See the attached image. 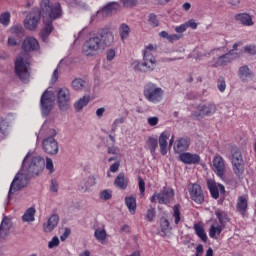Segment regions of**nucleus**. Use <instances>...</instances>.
Instances as JSON below:
<instances>
[{"label":"nucleus","mask_w":256,"mask_h":256,"mask_svg":"<svg viewBox=\"0 0 256 256\" xmlns=\"http://www.w3.org/2000/svg\"><path fill=\"white\" fill-rule=\"evenodd\" d=\"M125 123V117L121 116L119 118H116L111 126V133H115L117 129H119L120 125H123Z\"/></svg>","instance_id":"79ce46f5"},{"label":"nucleus","mask_w":256,"mask_h":256,"mask_svg":"<svg viewBox=\"0 0 256 256\" xmlns=\"http://www.w3.org/2000/svg\"><path fill=\"white\" fill-rule=\"evenodd\" d=\"M95 185H97V179L95 176H88L80 182V188L84 193H87V191H89L91 187H95Z\"/></svg>","instance_id":"bb28decb"},{"label":"nucleus","mask_w":256,"mask_h":256,"mask_svg":"<svg viewBox=\"0 0 256 256\" xmlns=\"http://www.w3.org/2000/svg\"><path fill=\"white\" fill-rule=\"evenodd\" d=\"M58 107L61 111H67L71 105V90L67 87L58 88L56 91Z\"/></svg>","instance_id":"1a4fd4ad"},{"label":"nucleus","mask_w":256,"mask_h":256,"mask_svg":"<svg viewBox=\"0 0 256 256\" xmlns=\"http://www.w3.org/2000/svg\"><path fill=\"white\" fill-rule=\"evenodd\" d=\"M212 171L215 175L221 179V181H226L225 173H227V162L221 155H215L212 160Z\"/></svg>","instance_id":"9b49d317"},{"label":"nucleus","mask_w":256,"mask_h":256,"mask_svg":"<svg viewBox=\"0 0 256 256\" xmlns=\"http://www.w3.org/2000/svg\"><path fill=\"white\" fill-rule=\"evenodd\" d=\"M147 123L150 127H155L159 125V117L157 116L148 117Z\"/></svg>","instance_id":"603ef678"},{"label":"nucleus","mask_w":256,"mask_h":256,"mask_svg":"<svg viewBox=\"0 0 256 256\" xmlns=\"http://www.w3.org/2000/svg\"><path fill=\"white\" fill-rule=\"evenodd\" d=\"M11 219L4 217L0 224V241H5L9 237V231H11Z\"/></svg>","instance_id":"412c9836"},{"label":"nucleus","mask_w":256,"mask_h":256,"mask_svg":"<svg viewBox=\"0 0 256 256\" xmlns=\"http://www.w3.org/2000/svg\"><path fill=\"white\" fill-rule=\"evenodd\" d=\"M7 131H9V120L7 119H0V133L2 135H7Z\"/></svg>","instance_id":"c03bdc74"},{"label":"nucleus","mask_w":256,"mask_h":256,"mask_svg":"<svg viewBox=\"0 0 256 256\" xmlns=\"http://www.w3.org/2000/svg\"><path fill=\"white\" fill-rule=\"evenodd\" d=\"M147 221H153L155 219V208H150L146 212Z\"/></svg>","instance_id":"4d7b16f0"},{"label":"nucleus","mask_w":256,"mask_h":256,"mask_svg":"<svg viewBox=\"0 0 256 256\" xmlns=\"http://www.w3.org/2000/svg\"><path fill=\"white\" fill-rule=\"evenodd\" d=\"M50 191L52 193H57L59 191V182H57V180H51Z\"/></svg>","instance_id":"052dcab7"},{"label":"nucleus","mask_w":256,"mask_h":256,"mask_svg":"<svg viewBox=\"0 0 256 256\" xmlns=\"http://www.w3.org/2000/svg\"><path fill=\"white\" fill-rule=\"evenodd\" d=\"M22 49L26 53H31V51H38L39 41L35 37L27 36L22 42Z\"/></svg>","instance_id":"f3484780"},{"label":"nucleus","mask_w":256,"mask_h":256,"mask_svg":"<svg viewBox=\"0 0 256 256\" xmlns=\"http://www.w3.org/2000/svg\"><path fill=\"white\" fill-rule=\"evenodd\" d=\"M149 23L152 27H159V20L157 19V16L154 14H151L149 16Z\"/></svg>","instance_id":"5fc2aeb1"},{"label":"nucleus","mask_w":256,"mask_h":256,"mask_svg":"<svg viewBox=\"0 0 256 256\" xmlns=\"http://www.w3.org/2000/svg\"><path fill=\"white\" fill-rule=\"evenodd\" d=\"M94 237L98 243H105V240L107 239V230H105V227L96 228Z\"/></svg>","instance_id":"2f4dec72"},{"label":"nucleus","mask_w":256,"mask_h":256,"mask_svg":"<svg viewBox=\"0 0 256 256\" xmlns=\"http://www.w3.org/2000/svg\"><path fill=\"white\" fill-rule=\"evenodd\" d=\"M235 19L245 27H251V25H253V18L247 13H240L235 16Z\"/></svg>","instance_id":"c85d7f7f"},{"label":"nucleus","mask_w":256,"mask_h":256,"mask_svg":"<svg viewBox=\"0 0 256 256\" xmlns=\"http://www.w3.org/2000/svg\"><path fill=\"white\" fill-rule=\"evenodd\" d=\"M86 84L87 82H85V80L75 78L71 83V87L72 89H74V91H83V89H85Z\"/></svg>","instance_id":"c9c22d12"},{"label":"nucleus","mask_w":256,"mask_h":256,"mask_svg":"<svg viewBox=\"0 0 256 256\" xmlns=\"http://www.w3.org/2000/svg\"><path fill=\"white\" fill-rule=\"evenodd\" d=\"M46 169L50 174L55 173V165L53 164V159L49 157H46Z\"/></svg>","instance_id":"8fccbe9b"},{"label":"nucleus","mask_w":256,"mask_h":256,"mask_svg":"<svg viewBox=\"0 0 256 256\" xmlns=\"http://www.w3.org/2000/svg\"><path fill=\"white\" fill-rule=\"evenodd\" d=\"M131 67L134 71H144L147 72V70H145V65H143V62H139L138 60H135L131 63Z\"/></svg>","instance_id":"a18cd8bd"},{"label":"nucleus","mask_w":256,"mask_h":256,"mask_svg":"<svg viewBox=\"0 0 256 256\" xmlns=\"http://www.w3.org/2000/svg\"><path fill=\"white\" fill-rule=\"evenodd\" d=\"M0 23L4 27H8L9 23H11V13L4 12L0 15Z\"/></svg>","instance_id":"a19ab883"},{"label":"nucleus","mask_w":256,"mask_h":256,"mask_svg":"<svg viewBox=\"0 0 256 256\" xmlns=\"http://www.w3.org/2000/svg\"><path fill=\"white\" fill-rule=\"evenodd\" d=\"M157 147H159V140H157V138L149 137L146 141L145 149H148L151 155L155 156Z\"/></svg>","instance_id":"c756f323"},{"label":"nucleus","mask_w":256,"mask_h":256,"mask_svg":"<svg viewBox=\"0 0 256 256\" xmlns=\"http://www.w3.org/2000/svg\"><path fill=\"white\" fill-rule=\"evenodd\" d=\"M115 49L110 48L106 51V59L107 61H113V59H115Z\"/></svg>","instance_id":"bf43d9fd"},{"label":"nucleus","mask_w":256,"mask_h":256,"mask_svg":"<svg viewBox=\"0 0 256 256\" xmlns=\"http://www.w3.org/2000/svg\"><path fill=\"white\" fill-rule=\"evenodd\" d=\"M55 103V94L52 91L46 90L40 99V109L43 117H47L53 109Z\"/></svg>","instance_id":"9d476101"},{"label":"nucleus","mask_w":256,"mask_h":256,"mask_svg":"<svg viewBox=\"0 0 256 256\" xmlns=\"http://www.w3.org/2000/svg\"><path fill=\"white\" fill-rule=\"evenodd\" d=\"M179 159L185 165H197V163L201 162V156L199 154H191L189 152L180 153Z\"/></svg>","instance_id":"6ab92c4d"},{"label":"nucleus","mask_w":256,"mask_h":256,"mask_svg":"<svg viewBox=\"0 0 256 256\" xmlns=\"http://www.w3.org/2000/svg\"><path fill=\"white\" fill-rule=\"evenodd\" d=\"M108 153L110 155H121L119 148H117L115 146L108 147Z\"/></svg>","instance_id":"774afa93"},{"label":"nucleus","mask_w":256,"mask_h":256,"mask_svg":"<svg viewBox=\"0 0 256 256\" xmlns=\"http://www.w3.org/2000/svg\"><path fill=\"white\" fill-rule=\"evenodd\" d=\"M24 223H32L35 221V208H28L22 216Z\"/></svg>","instance_id":"72a5a7b5"},{"label":"nucleus","mask_w":256,"mask_h":256,"mask_svg":"<svg viewBox=\"0 0 256 256\" xmlns=\"http://www.w3.org/2000/svg\"><path fill=\"white\" fill-rule=\"evenodd\" d=\"M143 95L146 101H148L149 103H153L154 105H157V103H161L163 101L165 91L157 84L148 82L144 86Z\"/></svg>","instance_id":"39448f33"},{"label":"nucleus","mask_w":256,"mask_h":256,"mask_svg":"<svg viewBox=\"0 0 256 256\" xmlns=\"http://www.w3.org/2000/svg\"><path fill=\"white\" fill-rule=\"evenodd\" d=\"M184 25H186V29H189L190 27V29L195 30L198 27V24L197 22H195V19L188 20L187 22L184 23Z\"/></svg>","instance_id":"6e6d98bb"},{"label":"nucleus","mask_w":256,"mask_h":256,"mask_svg":"<svg viewBox=\"0 0 256 256\" xmlns=\"http://www.w3.org/2000/svg\"><path fill=\"white\" fill-rule=\"evenodd\" d=\"M194 231L201 241H204V243L207 241V233H205V228L201 224H195Z\"/></svg>","instance_id":"f704fd0d"},{"label":"nucleus","mask_w":256,"mask_h":256,"mask_svg":"<svg viewBox=\"0 0 256 256\" xmlns=\"http://www.w3.org/2000/svg\"><path fill=\"white\" fill-rule=\"evenodd\" d=\"M143 65L145 71H153L155 67H157V60H155V56L153 54H143Z\"/></svg>","instance_id":"393cba45"},{"label":"nucleus","mask_w":256,"mask_h":256,"mask_svg":"<svg viewBox=\"0 0 256 256\" xmlns=\"http://www.w3.org/2000/svg\"><path fill=\"white\" fill-rule=\"evenodd\" d=\"M59 225V216L53 214L49 219L43 224L44 233H51Z\"/></svg>","instance_id":"5701e85b"},{"label":"nucleus","mask_w":256,"mask_h":256,"mask_svg":"<svg viewBox=\"0 0 256 256\" xmlns=\"http://www.w3.org/2000/svg\"><path fill=\"white\" fill-rule=\"evenodd\" d=\"M115 43V35L109 28H103L98 31V35L91 36L82 46V53L86 57H95L105 51L107 47Z\"/></svg>","instance_id":"f03ea898"},{"label":"nucleus","mask_w":256,"mask_h":256,"mask_svg":"<svg viewBox=\"0 0 256 256\" xmlns=\"http://www.w3.org/2000/svg\"><path fill=\"white\" fill-rule=\"evenodd\" d=\"M160 227L163 233H165L166 231H169V220L162 219L160 222Z\"/></svg>","instance_id":"680f3d73"},{"label":"nucleus","mask_w":256,"mask_h":256,"mask_svg":"<svg viewBox=\"0 0 256 256\" xmlns=\"http://www.w3.org/2000/svg\"><path fill=\"white\" fill-rule=\"evenodd\" d=\"M187 189L192 201H194L198 205H201V203L205 201V194H203V189L201 188V185L190 183Z\"/></svg>","instance_id":"2eb2a0df"},{"label":"nucleus","mask_w":256,"mask_h":256,"mask_svg":"<svg viewBox=\"0 0 256 256\" xmlns=\"http://www.w3.org/2000/svg\"><path fill=\"white\" fill-rule=\"evenodd\" d=\"M174 199L175 191H173V188L164 186L159 193H154L152 195L150 201L151 203H157L158 201L160 205H169L170 203H173Z\"/></svg>","instance_id":"0eeeda50"},{"label":"nucleus","mask_w":256,"mask_h":256,"mask_svg":"<svg viewBox=\"0 0 256 256\" xmlns=\"http://www.w3.org/2000/svg\"><path fill=\"white\" fill-rule=\"evenodd\" d=\"M238 77L242 83H249L255 77V74L247 65H242L238 68Z\"/></svg>","instance_id":"a211bd4d"},{"label":"nucleus","mask_w":256,"mask_h":256,"mask_svg":"<svg viewBox=\"0 0 256 256\" xmlns=\"http://www.w3.org/2000/svg\"><path fill=\"white\" fill-rule=\"evenodd\" d=\"M153 51H157V46L153 44H148L144 47L142 55H153Z\"/></svg>","instance_id":"49530a36"},{"label":"nucleus","mask_w":256,"mask_h":256,"mask_svg":"<svg viewBox=\"0 0 256 256\" xmlns=\"http://www.w3.org/2000/svg\"><path fill=\"white\" fill-rule=\"evenodd\" d=\"M31 154H27L22 163V169L18 172L13 179L9 195L15 193L16 191H21L23 187H27L29 185V177H35V175H39L43 173V167H45V160L41 156H33L31 161H29V157Z\"/></svg>","instance_id":"f257e3e1"},{"label":"nucleus","mask_w":256,"mask_h":256,"mask_svg":"<svg viewBox=\"0 0 256 256\" xmlns=\"http://www.w3.org/2000/svg\"><path fill=\"white\" fill-rule=\"evenodd\" d=\"M41 15H43L41 14V10H32L24 20V27L29 31H35V29H37V26L39 25V21H41Z\"/></svg>","instance_id":"ddd939ff"},{"label":"nucleus","mask_w":256,"mask_h":256,"mask_svg":"<svg viewBox=\"0 0 256 256\" xmlns=\"http://www.w3.org/2000/svg\"><path fill=\"white\" fill-rule=\"evenodd\" d=\"M174 31H176L177 35H183V33H185V31H187V25H185V23L176 26L174 28Z\"/></svg>","instance_id":"864d4df0"},{"label":"nucleus","mask_w":256,"mask_h":256,"mask_svg":"<svg viewBox=\"0 0 256 256\" xmlns=\"http://www.w3.org/2000/svg\"><path fill=\"white\" fill-rule=\"evenodd\" d=\"M29 59V54L21 53L15 61V73L21 81H27L29 79Z\"/></svg>","instance_id":"423d86ee"},{"label":"nucleus","mask_w":256,"mask_h":256,"mask_svg":"<svg viewBox=\"0 0 256 256\" xmlns=\"http://www.w3.org/2000/svg\"><path fill=\"white\" fill-rule=\"evenodd\" d=\"M169 137H170L169 132H162L158 139L160 153L163 156H165L167 154V151H169V146L167 144V141H169Z\"/></svg>","instance_id":"b1692460"},{"label":"nucleus","mask_w":256,"mask_h":256,"mask_svg":"<svg viewBox=\"0 0 256 256\" xmlns=\"http://www.w3.org/2000/svg\"><path fill=\"white\" fill-rule=\"evenodd\" d=\"M111 197H113V191L109 189L102 190L99 193V199H101V201H109Z\"/></svg>","instance_id":"37998d69"},{"label":"nucleus","mask_w":256,"mask_h":256,"mask_svg":"<svg viewBox=\"0 0 256 256\" xmlns=\"http://www.w3.org/2000/svg\"><path fill=\"white\" fill-rule=\"evenodd\" d=\"M46 134L45 138L42 140V149L47 155H57L59 153V142L55 140L57 131L53 128L46 129L43 125L40 129L39 135Z\"/></svg>","instance_id":"20e7f679"},{"label":"nucleus","mask_w":256,"mask_h":256,"mask_svg":"<svg viewBox=\"0 0 256 256\" xmlns=\"http://www.w3.org/2000/svg\"><path fill=\"white\" fill-rule=\"evenodd\" d=\"M49 249H54V247H59V237L54 236L52 240L48 243Z\"/></svg>","instance_id":"13d9d810"},{"label":"nucleus","mask_w":256,"mask_h":256,"mask_svg":"<svg viewBox=\"0 0 256 256\" xmlns=\"http://www.w3.org/2000/svg\"><path fill=\"white\" fill-rule=\"evenodd\" d=\"M119 33L122 41L129 39V33H131V28L127 24H121L119 27Z\"/></svg>","instance_id":"4c0bfd02"},{"label":"nucleus","mask_w":256,"mask_h":256,"mask_svg":"<svg viewBox=\"0 0 256 256\" xmlns=\"http://www.w3.org/2000/svg\"><path fill=\"white\" fill-rule=\"evenodd\" d=\"M237 211H239L240 213H245V211H247V197L246 196H240L238 198Z\"/></svg>","instance_id":"ea45409f"},{"label":"nucleus","mask_w":256,"mask_h":256,"mask_svg":"<svg viewBox=\"0 0 256 256\" xmlns=\"http://www.w3.org/2000/svg\"><path fill=\"white\" fill-rule=\"evenodd\" d=\"M215 215L218 219V223L220 225H222V227H225V225H227V223H229V216H227V214L225 213V211L222 210H216L215 211Z\"/></svg>","instance_id":"473e14b6"},{"label":"nucleus","mask_w":256,"mask_h":256,"mask_svg":"<svg viewBox=\"0 0 256 256\" xmlns=\"http://www.w3.org/2000/svg\"><path fill=\"white\" fill-rule=\"evenodd\" d=\"M224 229L225 226H222L219 222H217V220H215L209 228L210 239H219Z\"/></svg>","instance_id":"4be33fe9"},{"label":"nucleus","mask_w":256,"mask_h":256,"mask_svg":"<svg viewBox=\"0 0 256 256\" xmlns=\"http://www.w3.org/2000/svg\"><path fill=\"white\" fill-rule=\"evenodd\" d=\"M124 7H135L137 0H121Z\"/></svg>","instance_id":"69168bd1"},{"label":"nucleus","mask_w":256,"mask_h":256,"mask_svg":"<svg viewBox=\"0 0 256 256\" xmlns=\"http://www.w3.org/2000/svg\"><path fill=\"white\" fill-rule=\"evenodd\" d=\"M217 112V106L215 103L208 102L206 104H200L197 106V111L192 113V116L196 119H203V117H211Z\"/></svg>","instance_id":"f8f14e48"},{"label":"nucleus","mask_w":256,"mask_h":256,"mask_svg":"<svg viewBox=\"0 0 256 256\" xmlns=\"http://www.w3.org/2000/svg\"><path fill=\"white\" fill-rule=\"evenodd\" d=\"M243 50H244V53H247V55H256L255 44L246 45L244 46Z\"/></svg>","instance_id":"09e8293b"},{"label":"nucleus","mask_w":256,"mask_h":256,"mask_svg":"<svg viewBox=\"0 0 256 256\" xmlns=\"http://www.w3.org/2000/svg\"><path fill=\"white\" fill-rule=\"evenodd\" d=\"M89 101H91V96H89V95H84L83 97L78 99L74 103L75 111H77L78 113H80V111H83V108L87 107V105H89Z\"/></svg>","instance_id":"cd10ccee"},{"label":"nucleus","mask_w":256,"mask_h":256,"mask_svg":"<svg viewBox=\"0 0 256 256\" xmlns=\"http://www.w3.org/2000/svg\"><path fill=\"white\" fill-rule=\"evenodd\" d=\"M114 185H116V187H119V189H127V185H129V178H127L125 174L120 173L116 177Z\"/></svg>","instance_id":"7c9ffc66"},{"label":"nucleus","mask_w":256,"mask_h":256,"mask_svg":"<svg viewBox=\"0 0 256 256\" xmlns=\"http://www.w3.org/2000/svg\"><path fill=\"white\" fill-rule=\"evenodd\" d=\"M138 185L141 195H145V180H143L141 177H138Z\"/></svg>","instance_id":"e2e57ef3"},{"label":"nucleus","mask_w":256,"mask_h":256,"mask_svg":"<svg viewBox=\"0 0 256 256\" xmlns=\"http://www.w3.org/2000/svg\"><path fill=\"white\" fill-rule=\"evenodd\" d=\"M172 217L175 225H179L181 223V206L179 204H176L173 207Z\"/></svg>","instance_id":"58836bf2"},{"label":"nucleus","mask_w":256,"mask_h":256,"mask_svg":"<svg viewBox=\"0 0 256 256\" xmlns=\"http://www.w3.org/2000/svg\"><path fill=\"white\" fill-rule=\"evenodd\" d=\"M189 139L188 138H179L174 145L175 153H183V151H187L189 149Z\"/></svg>","instance_id":"a878e982"},{"label":"nucleus","mask_w":256,"mask_h":256,"mask_svg":"<svg viewBox=\"0 0 256 256\" xmlns=\"http://www.w3.org/2000/svg\"><path fill=\"white\" fill-rule=\"evenodd\" d=\"M11 33L13 35H23V26L21 24H16L12 26Z\"/></svg>","instance_id":"3c124183"},{"label":"nucleus","mask_w":256,"mask_h":256,"mask_svg":"<svg viewBox=\"0 0 256 256\" xmlns=\"http://www.w3.org/2000/svg\"><path fill=\"white\" fill-rule=\"evenodd\" d=\"M207 185L213 199H219V193H225V186L214 180H208Z\"/></svg>","instance_id":"aec40b11"},{"label":"nucleus","mask_w":256,"mask_h":256,"mask_svg":"<svg viewBox=\"0 0 256 256\" xmlns=\"http://www.w3.org/2000/svg\"><path fill=\"white\" fill-rule=\"evenodd\" d=\"M182 37L183 35L181 34H170L168 41L169 43H175V41H179Z\"/></svg>","instance_id":"338daca9"},{"label":"nucleus","mask_w":256,"mask_h":256,"mask_svg":"<svg viewBox=\"0 0 256 256\" xmlns=\"http://www.w3.org/2000/svg\"><path fill=\"white\" fill-rule=\"evenodd\" d=\"M225 53L224 48H217L210 52V55H214L218 57V60L216 62V65H227V63H231L233 59H237L238 57H241V55L237 52H234L233 50H230L228 53Z\"/></svg>","instance_id":"6e6552de"},{"label":"nucleus","mask_w":256,"mask_h":256,"mask_svg":"<svg viewBox=\"0 0 256 256\" xmlns=\"http://www.w3.org/2000/svg\"><path fill=\"white\" fill-rule=\"evenodd\" d=\"M63 63H65V60H61L60 63L58 64L57 68L54 70L53 74H52V83H57V80L59 79V67H61V65H63Z\"/></svg>","instance_id":"de8ad7c7"},{"label":"nucleus","mask_w":256,"mask_h":256,"mask_svg":"<svg viewBox=\"0 0 256 256\" xmlns=\"http://www.w3.org/2000/svg\"><path fill=\"white\" fill-rule=\"evenodd\" d=\"M218 89L221 93H223L225 91V89H227V84L225 83V79L221 78L218 80Z\"/></svg>","instance_id":"0e129e2a"},{"label":"nucleus","mask_w":256,"mask_h":256,"mask_svg":"<svg viewBox=\"0 0 256 256\" xmlns=\"http://www.w3.org/2000/svg\"><path fill=\"white\" fill-rule=\"evenodd\" d=\"M40 11L45 24L40 32V37L45 41L53 32V21L63 17V10L59 2L51 3L50 0H42L40 3Z\"/></svg>","instance_id":"7ed1b4c3"},{"label":"nucleus","mask_w":256,"mask_h":256,"mask_svg":"<svg viewBox=\"0 0 256 256\" xmlns=\"http://www.w3.org/2000/svg\"><path fill=\"white\" fill-rule=\"evenodd\" d=\"M232 169L237 177H241L245 171V162H243V156L238 150L232 153Z\"/></svg>","instance_id":"4468645a"},{"label":"nucleus","mask_w":256,"mask_h":256,"mask_svg":"<svg viewBox=\"0 0 256 256\" xmlns=\"http://www.w3.org/2000/svg\"><path fill=\"white\" fill-rule=\"evenodd\" d=\"M126 207L129 209L132 215H135V210L137 209V200L133 197H126L125 198Z\"/></svg>","instance_id":"e433bc0d"},{"label":"nucleus","mask_w":256,"mask_h":256,"mask_svg":"<svg viewBox=\"0 0 256 256\" xmlns=\"http://www.w3.org/2000/svg\"><path fill=\"white\" fill-rule=\"evenodd\" d=\"M121 9V5L117 2H110L106 6H104L101 10H98L96 15L99 17H108V15H112V13H116Z\"/></svg>","instance_id":"dca6fc26"}]
</instances>
